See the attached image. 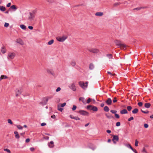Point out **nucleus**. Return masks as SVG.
Returning <instances> with one entry per match:
<instances>
[{
  "instance_id": "nucleus-20",
  "label": "nucleus",
  "mask_w": 153,
  "mask_h": 153,
  "mask_svg": "<svg viewBox=\"0 0 153 153\" xmlns=\"http://www.w3.org/2000/svg\"><path fill=\"white\" fill-rule=\"evenodd\" d=\"M47 71L48 73L49 74H51L53 75H54V73L52 71V70H49V69H47Z\"/></svg>"
},
{
  "instance_id": "nucleus-19",
  "label": "nucleus",
  "mask_w": 153,
  "mask_h": 153,
  "mask_svg": "<svg viewBox=\"0 0 153 153\" xmlns=\"http://www.w3.org/2000/svg\"><path fill=\"white\" fill-rule=\"evenodd\" d=\"M94 68V65L92 63H91L90 64L89 66V69L91 70H93Z\"/></svg>"
},
{
  "instance_id": "nucleus-53",
  "label": "nucleus",
  "mask_w": 153,
  "mask_h": 153,
  "mask_svg": "<svg viewBox=\"0 0 153 153\" xmlns=\"http://www.w3.org/2000/svg\"><path fill=\"white\" fill-rule=\"evenodd\" d=\"M91 101V99L90 98H89L88 99V100H87L86 103L88 104H89Z\"/></svg>"
},
{
  "instance_id": "nucleus-59",
  "label": "nucleus",
  "mask_w": 153,
  "mask_h": 153,
  "mask_svg": "<svg viewBox=\"0 0 153 153\" xmlns=\"http://www.w3.org/2000/svg\"><path fill=\"white\" fill-rule=\"evenodd\" d=\"M28 28L30 30H32L33 29V27L31 26H29L28 27Z\"/></svg>"
},
{
  "instance_id": "nucleus-24",
  "label": "nucleus",
  "mask_w": 153,
  "mask_h": 153,
  "mask_svg": "<svg viewBox=\"0 0 153 153\" xmlns=\"http://www.w3.org/2000/svg\"><path fill=\"white\" fill-rule=\"evenodd\" d=\"M6 10V8L4 7L0 6V10L2 11H4Z\"/></svg>"
},
{
  "instance_id": "nucleus-40",
  "label": "nucleus",
  "mask_w": 153,
  "mask_h": 153,
  "mask_svg": "<svg viewBox=\"0 0 153 153\" xmlns=\"http://www.w3.org/2000/svg\"><path fill=\"white\" fill-rule=\"evenodd\" d=\"M4 151H6L8 153H11L10 151L7 149H4Z\"/></svg>"
},
{
  "instance_id": "nucleus-31",
  "label": "nucleus",
  "mask_w": 153,
  "mask_h": 153,
  "mask_svg": "<svg viewBox=\"0 0 153 153\" xmlns=\"http://www.w3.org/2000/svg\"><path fill=\"white\" fill-rule=\"evenodd\" d=\"M16 126L18 128V129H19L22 130L23 128V127L20 125H16Z\"/></svg>"
},
{
  "instance_id": "nucleus-4",
  "label": "nucleus",
  "mask_w": 153,
  "mask_h": 153,
  "mask_svg": "<svg viewBox=\"0 0 153 153\" xmlns=\"http://www.w3.org/2000/svg\"><path fill=\"white\" fill-rule=\"evenodd\" d=\"M88 51L90 52L95 53H98L99 52V50L97 48H90L88 49Z\"/></svg>"
},
{
  "instance_id": "nucleus-64",
  "label": "nucleus",
  "mask_w": 153,
  "mask_h": 153,
  "mask_svg": "<svg viewBox=\"0 0 153 153\" xmlns=\"http://www.w3.org/2000/svg\"><path fill=\"white\" fill-rule=\"evenodd\" d=\"M51 117L53 119H54L56 117V116L54 115H53L51 116Z\"/></svg>"
},
{
  "instance_id": "nucleus-42",
  "label": "nucleus",
  "mask_w": 153,
  "mask_h": 153,
  "mask_svg": "<svg viewBox=\"0 0 153 153\" xmlns=\"http://www.w3.org/2000/svg\"><path fill=\"white\" fill-rule=\"evenodd\" d=\"M72 118L73 119H74L75 120H80L79 118L77 117H72Z\"/></svg>"
},
{
  "instance_id": "nucleus-33",
  "label": "nucleus",
  "mask_w": 153,
  "mask_h": 153,
  "mask_svg": "<svg viewBox=\"0 0 153 153\" xmlns=\"http://www.w3.org/2000/svg\"><path fill=\"white\" fill-rule=\"evenodd\" d=\"M71 64L72 66H74L76 65V63L75 61H72L71 62Z\"/></svg>"
},
{
  "instance_id": "nucleus-49",
  "label": "nucleus",
  "mask_w": 153,
  "mask_h": 153,
  "mask_svg": "<svg viewBox=\"0 0 153 153\" xmlns=\"http://www.w3.org/2000/svg\"><path fill=\"white\" fill-rule=\"evenodd\" d=\"M117 98L116 97H115L114 98L113 100V102L115 103L117 102Z\"/></svg>"
},
{
  "instance_id": "nucleus-38",
  "label": "nucleus",
  "mask_w": 153,
  "mask_h": 153,
  "mask_svg": "<svg viewBox=\"0 0 153 153\" xmlns=\"http://www.w3.org/2000/svg\"><path fill=\"white\" fill-rule=\"evenodd\" d=\"M106 116L107 117L108 119H110L111 118H113V117L112 116H109L107 114H105Z\"/></svg>"
},
{
  "instance_id": "nucleus-41",
  "label": "nucleus",
  "mask_w": 153,
  "mask_h": 153,
  "mask_svg": "<svg viewBox=\"0 0 153 153\" xmlns=\"http://www.w3.org/2000/svg\"><path fill=\"white\" fill-rule=\"evenodd\" d=\"M107 73L110 75H111V76H114L115 75V74L114 73L112 74L110 71H108Z\"/></svg>"
},
{
  "instance_id": "nucleus-7",
  "label": "nucleus",
  "mask_w": 153,
  "mask_h": 153,
  "mask_svg": "<svg viewBox=\"0 0 153 153\" xmlns=\"http://www.w3.org/2000/svg\"><path fill=\"white\" fill-rule=\"evenodd\" d=\"M15 54L14 53H9L8 54L7 58L8 59H12L14 58Z\"/></svg>"
},
{
  "instance_id": "nucleus-63",
  "label": "nucleus",
  "mask_w": 153,
  "mask_h": 153,
  "mask_svg": "<svg viewBox=\"0 0 153 153\" xmlns=\"http://www.w3.org/2000/svg\"><path fill=\"white\" fill-rule=\"evenodd\" d=\"M30 149L31 151H33L34 150V148L31 147L30 148Z\"/></svg>"
},
{
  "instance_id": "nucleus-25",
  "label": "nucleus",
  "mask_w": 153,
  "mask_h": 153,
  "mask_svg": "<svg viewBox=\"0 0 153 153\" xmlns=\"http://www.w3.org/2000/svg\"><path fill=\"white\" fill-rule=\"evenodd\" d=\"M20 27L22 29L25 30L26 29V27L24 25H20Z\"/></svg>"
},
{
  "instance_id": "nucleus-30",
  "label": "nucleus",
  "mask_w": 153,
  "mask_h": 153,
  "mask_svg": "<svg viewBox=\"0 0 153 153\" xmlns=\"http://www.w3.org/2000/svg\"><path fill=\"white\" fill-rule=\"evenodd\" d=\"M106 56L109 59L112 58V55L111 54H107Z\"/></svg>"
},
{
  "instance_id": "nucleus-23",
  "label": "nucleus",
  "mask_w": 153,
  "mask_h": 153,
  "mask_svg": "<svg viewBox=\"0 0 153 153\" xmlns=\"http://www.w3.org/2000/svg\"><path fill=\"white\" fill-rule=\"evenodd\" d=\"M138 111V109L137 108H135L132 111V113L134 114H135L137 113Z\"/></svg>"
},
{
  "instance_id": "nucleus-1",
  "label": "nucleus",
  "mask_w": 153,
  "mask_h": 153,
  "mask_svg": "<svg viewBox=\"0 0 153 153\" xmlns=\"http://www.w3.org/2000/svg\"><path fill=\"white\" fill-rule=\"evenodd\" d=\"M115 42L117 46L120 47L122 49L124 50L126 49V45L122 43L120 41L116 40L115 41Z\"/></svg>"
},
{
  "instance_id": "nucleus-37",
  "label": "nucleus",
  "mask_w": 153,
  "mask_h": 153,
  "mask_svg": "<svg viewBox=\"0 0 153 153\" xmlns=\"http://www.w3.org/2000/svg\"><path fill=\"white\" fill-rule=\"evenodd\" d=\"M110 112L114 114H115L117 112V111L115 110H111L110 111Z\"/></svg>"
},
{
  "instance_id": "nucleus-9",
  "label": "nucleus",
  "mask_w": 153,
  "mask_h": 153,
  "mask_svg": "<svg viewBox=\"0 0 153 153\" xmlns=\"http://www.w3.org/2000/svg\"><path fill=\"white\" fill-rule=\"evenodd\" d=\"M79 84L80 86L83 89H85L87 87V85H85L84 82H82L80 81L79 82Z\"/></svg>"
},
{
  "instance_id": "nucleus-57",
  "label": "nucleus",
  "mask_w": 153,
  "mask_h": 153,
  "mask_svg": "<svg viewBox=\"0 0 153 153\" xmlns=\"http://www.w3.org/2000/svg\"><path fill=\"white\" fill-rule=\"evenodd\" d=\"M60 90H61L60 88L59 87L56 90V92H58V91H59Z\"/></svg>"
},
{
  "instance_id": "nucleus-21",
  "label": "nucleus",
  "mask_w": 153,
  "mask_h": 153,
  "mask_svg": "<svg viewBox=\"0 0 153 153\" xmlns=\"http://www.w3.org/2000/svg\"><path fill=\"white\" fill-rule=\"evenodd\" d=\"M7 78V77L6 75H1L0 77V82L3 79H6Z\"/></svg>"
},
{
  "instance_id": "nucleus-22",
  "label": "nucleus",
  "mask_w": 153,
  "mask_h": 153,
  "mask_svg": "<svg viewBox=\"0 0 153 153\" xmlns=\"http://www.w3.org/2000/svg\"><path fill=\"white\" fill-rule=\"evenodd\" d=\"M151 106V104L149 103H146L144 105L145 107L146 108H149Z\"/></svg>"
},
{
  "instance_id": "nucleus-28",
  "label": "nucleus",
  "mask_w": 153,
  "mask_h": 153,
  "mask_svg": "<svg viewBox=\"0 0 153 153\" xmlns=\"http://www.w3.org/2000/svg\"><path fill=\"white\" fill-rule=\"evenodd\" d=\"M54 42V40L53 39H52L49 41L48 42V44L49 45H51L53 44Z\"/></svg>"
},
{
  "instance_id": "nucleus-56",
  "label": "nucleus",
  "mask_w": 153,
  "mask_h": 153,
  "mask_svg": "<svg viewBox=\"0 0 153 153\" xmlns=\"http://www.w3.org/2000/svg\"><path fill=\"white\" fill-rule=\"evenodd\" d=\"M134 119V117H131L130 118H128V120L129 121H131V120Z\"/></svg>"
},
{
  "instance_id": "nucleus-14",
  "label": "nucleus",
  "mask_w": 153,
  "mask_h": 153,
  "mask_svg": "<svg viewBox=\"0 0 153 153\" xmlns=\"http://www.w3.org/2000/svg\"><path fill=\"white\" fill-rule=\"evenodd\" d=\"M119 138L118 136L114 135L113 136L112 141L116 140V141H118L119 140Z\"/></svg>"
},
{
  "instance_id": "nucleus-2",
  "label": "nucleus",
  "mask_w": 153,
  "mask_h": 153,
  "mask_svg": "<svg viewBox=\"0 0 153 153\" xmlns=\"http://www.w3.org/2000/svg\"><path fill=\"white\" fill-rule=\"evenodd\" d=\"M87 109L92 110L94 111H98V108L96 106H92L91 105H88L87 106Z\"/></svg>"
},
{
  "instance_id": "nucleus-44",
  "label": "nucleus",
  "mask_w": 153,
  "mask_h": 153,
  "mask_svg": "<svg viewBox=\"0 0 153 153\" xmlns=\"http://www.w3.org/2000/svg\"><path fill=\"white\" fill-rule=\"evenodd\" d=\"M138 141L137 140H136L135 141V146H138Z\"/></svg>"
},
{
  "instance_id": "nucleus-58",
  "label": "nucleus",
  "mask_w": 153,
  "mask_h": 153,
  "mask_svg": "<svg viewBox=\"0 0 153 153\" xmlns=\"http://www.w3.org/2000/svg\"><path fill=\"white\" fill-rule=\"evenodd\" d=\"M30 141V139H29V138H27V139L26 140H25V142L26 143H28Z\"/></svg>"
},
{
  "instance_id": "nucleus-5",
  "label": "nucleus",
  "mask_w": 153,
  "mask_h": 153,
  "mask_svg": "<svg viewBox=\"0 0 153 153\" xmlns=\"http://www.w3.org/2000/svg\"><path fill=\"white\" fill-rule=\"evenodd\" d=\"M77 112L83 115L88 116L89 114L88 112H87L86 111L82 110H79Z\"/></svg>"
},
{
  "instance_id": "nucleus-6",
  "label": "nucleus",
  "mask_w": 153,
  "mask_h": 153,
  "mask_svg": "<svg viewBox=\"0 0 153 153\" xmlns=\"http://www.w3.org/2000/svg\"><path fill=\"white\" fill-rule=\"evenodd\" d=\"M50 97H45L44 98L42 101L40 103V104L42 105H45L46 104L49 100V99H50Z\"/></svg>"
},
{
  "instance_id": "nucleus-26",
  "label": "nucleus",
  "mask_w": 153,
  "mask_h": 153,
  "mask_svg": "<svg viewBox=\"0 0 153 153\" xmlns=\"http://www.w3.org/2000/svg\"><path fill=\"white\" fill-rule=\"evenodd\" d=\"M125 146L128 148L130 149H132V147L129 144H125Z\"/></svg>"
},
{
  "instance_id": "nucleus-34",
  "label": "nucleus",
  "mask_w": 153,
  "mask_h": 153,
  "mask_svg": "<svg viewBox=\"0 0 153 153\" xmlns=\"http://www.w3.org/2000/svg\"><path fill=\"white\" fill-rule=\"evenodd\" d=\"M121 4V3H120V2H116V3H114V4H113V5L114 6H118V5H120V4Z\"/></svg>"
},
{
  "instance_id": "nucleus-43",
  "label": "nucleus",
  "mask_w": 153,
  "mask_h": 153,
  "mask_svg": "<svg viewBox=\"0 0 153 153\" xmlns=\"http://www.w3.org/2000/svg\"><path fill=\"white\" fill-rule=\"evenodd\" d=\"M7 122L8 123L12 125L13 124L12 120L10 119H8L7 120Z\"/></svg>"
},
{
  "instance_id": "nucleus-13",
  "label": "nucleus",
  "mask_w": 153,
  "mask_h": 153,
  "mask_svg": "<svg viewBox=\"0 0 153 153\" xmlns=\"http://www.w3.org/2000/svg\"><path fill=\"white\" fill-rule=\"evenodd\" d=\"M22 92V91L21 90H20L18 89H16V97H18V96L21 94Z\"/></svg>"
},
{
  "instance_id": "nucleus-52",
  "label": "nucleus",
  "mask_w": 153,
  "mask_h": 153,
  "mask_svg": "<svg viewBox=\"0 0 153 153\" xmlns=\"http://www.w3.org/2000/svg\"><path fill=\"white\" fill-rule=\"evenodd\" d=\"M138 105L140 107L142 106L143 105V103L142 102H140L138 103Z\"/></svg>"
},
{
  "instance_id": "nucleus-36",
  "label": "nucleus",
  "mask_w": 153,
  "mask_h": 153,
  "mask_svg": "<svg viewBox=\"0 0 153 153\" xmlns=\"http://www.w3.org/2000/svg\"><path fill=\"white\" fill-rule=\"evenodd\" d=\"M146 8V7H137V8L134 9V10H140L142 8Z\"/></svg>"
},
{
  "instance_id": "nucleus-11",
  "label": "nucleus",
  "mask_w": 153,
  "mask_h": 153,
  "mask_svg": "<svg viewBox=\"0 0 153 153\" xmlns=\"http://www.w3.org/2000/svg\"><path fill=\"white\" fill-rule=\"evenodd\" d=\"M70 88L72 89L73 91H75L76 89L75 88V86L74 83L71 84L70 86H69Z\"/></svg>"
},
{
  "instance_id": "nucleus-10",
  "label": "nucleus",
  "mask_w": 153,
  "mask_h": 153,
  "mask_svg": "<svg viewBox=\"0 0 153 153\" xmlns=\"http://www.w3.org/2000/svg\"><path fill=\"white\" fill-rule=\"evenodd\" d=\"M112 100L110 98H108L107 100L105 101V103L108 105H111L112 104Z\"/></svg>"
},
{
  "instance_id": "nucleus-62",
  "label": "nucleus",
  "mask_w": 153,
  "mask_h": 153,
  "mask_svg": "<svg viewBox=\"0 0 153 153\" xmlns=\"http://www.w3.org/2000/svg\"><path fill=\"white\" fill-rule=\"evenodd\" d=\"M10 5H11V3H9L7 4V7H9L10 6Z\"/></svg>"
},
{
  "instance_id": "nucleus-27",
  "label": "nucleus",
  "mask_w": 153,
  "mask_h": 153,
  "mask_svg": "<svg viewBox=\"0 0 153 153\" xmlns=\"http://www.w3.org/2000/svg\"><path fill=\"white\" fill-rule=\"evenodd\" d=\"M104 110L106 112H108L109 111V108L107 106H105L104 108Z\"/></svg>"
},
{
  "instance_id": "nucleus-45",
  "label": "nucleus",
  "mask_w": 153,
  "mask_h": 153,
  "mask_svg": "<svg viewBox=\"0 0 153 153\" xmlns=\"http://www.w3.org/2000/svg\"><path fill=\"white\" fill-rule=\"evenodd\" d=\"M76 106L75 105H74L73 106V108H72V110L73 111H74L76 109Z\"/></svg>"
},
{
  "instance_id": "nucleus-46",
  "label": "nucleus",
  "mask_w": 153,
  "mask_h": 153,
  "mask_svg": "<svg viewBox=\"0 0 153 153\" xmlns=\"http://www.w3.org/2000/svg\"><path fill=\"white\" fill-rule=\"evenodd\" d=\"M9 24L7 23H5L4 24V26L6 27H7L9 26Z\"/></svg>"
},
{
  "instance_id": "nucleus-32",
  "label": "nucleus",
  "mask_w": 153,
  "mask_h": 153,
  "mask_svg": "<svg viewBox=\"0 0 153 153\" xmlns=\"http://www.w3.org/2000/svg\"><path fill=\"white\" fill-rule=\"evenodd\" d=\"M10 8L12 9H14L16 10L17 8L16 7V6L15 5H13L10 7Z\"/></svg>"
},
{
  "instance_id": "nucleus-39",
  "label": "nucleus",
  "mask_w": 153,
  "mask_h": 153,
  "mask_svg": "<svg viewBox=\"0 0 153 153\" xmlns=\"http://www.w3.org/2000/svg\"><path fill=\"white\" fill-rule=\"evenodd\" d=\"M127 108L128 111H130L132 108L131 106H128L127 107Z\"/></svg>"
},
{
  "instance_id": "nucleus-8",
  "label": "nucleus",
  "mask_w": 153,
  "mask_h": 153,
  "mask_svg": "<svg viewBox=\"0 0 153 153\" xmlns=\"http://www.w3.org/2000/svg\"><path fill=\"white\" fill-rule=\"evenodd\" d=\"M29 13L30 16L28 17V19L30 21L33 20L35 17L34 13H31V12H30Z\"/></svg>"
},
{
  "instance_id": "nucleus-48",
  "label": "nucleus",
  "mask_w": 153,
  "mask_h": 153,
  "mask_svg": "<svg viewBox=\"0 0 153 153\" xmlns=\"http://www.w3.org/2000/svg\"><path fill=\"white\" fill-rule=\"evenodd\" d=\"M120 122H118L116 123V126H120Z\"/></svg>"
},
{
  "instance_id": "nucleus-50",
  "label": "nucleus",
  "mask_w": 153,
  "mask_h": 153,
  "mask_svg": "<svg viewBox=\"0 0 153 153\" xmlns=\"http://www.w3.org/2000/svg\"><path fill=\"white\" fill-rule=\"evenodd\" d=\"M141 111L142 112L145 114H148L149 112V111H145L142 110H141Z\"/></svg>"
},
{
  "instance_id": "nucleus-61",
  "label": "nucleus",
  "mask_w": 153,
  "mask_h": 153,
  "mask_svg": "<svg viewBox=\"0 0 153 153\" xmlns=\"http://www.w3.org/2000/svg\"><path fill=\"white\" fill-rule=\"evenodd\" d=\"M131 149L135 153L137 152L136 150L133 149V148L132 149Z\"/></svg>"
},
{
  "instance_id": "nucleus-12",
  "label": "nucleus",
  "mask_w": 153,
  "mask_h": 153,
  "mask_svg": "<svg viewBox=\"0 0 153 153\" xmlns=\"http://www.w3.org/2000/svg\"><path fill=\"white\" fill-rule=\"evenodd\" d=\"M16 42L20 44L21 45H23L24 44V42L22 40L20 39H16Z\"/></svg>"
},
{
  "instance_id": "nucleus-15",
  "label": "nucleus",
  "mask_w": 153,
  "mask_h": 153,
  "mask_svg": "<svg viewBox=\"0 0 153 153\" xmlns=\"http://www.w3.org/2000/svg\"><path fill=\"white\" fill-rule=\"evenodd\" d=\"M48 146L50 148H53L54 147L53 142V141H51L50 143H48Z\"/></svg>"
},
{
  "instance_id": "nucleus-54",
  "label": "nucleus",
  "mask_w": 153,
  "mask_h": 153,
  "mask_svg": "<svg viewBox=\"0 0 153 153\" xmlns=\"http://www.w3.org/2000/svg\"><path fill=\"white\" fill-rule=\"evenodd\" d=\"M66 104V103L65 102H64V103L62 104L60 106L61 107H64Z\"/></svg>"
},
{
  "instance_id": "nucleus-3",
  "label": "nucleus",
  "mask_w": 153,
  "mask_h": 153,
  "mask_svg": "<svg viewBox=\"0 0 153 153\" xmlns=\"http://www.w3.org/2000/svg\"><path fill=\"white\" fill-rule=\"evenodd\" d=\"M67 37L66 36H63L62 37L59 36L56 38V39L59 42H63L67 38Z\"/></svg>"
},
{
  "instance_id": "nucleus-51",
  "label": "nucleus",
  "mask_w": 153,
  "mask_h": 153,
  "mask_svg": "<svg viewBox=\"0 0 153 153\" xmlns=\"http://www.w3.org/2000/svg\"><path fill=\"white\" fill-rule=\"evenodd\" d=\"M144 126L145 128H148L149 125L148 124L145 123L144 125Z\"/></svg>"
},
{
  "instance_id": "nucleus-16",
  "label": "nucleus",
  "mask_w": 153,
  "mask_h": 153,
  "mask_svg": "<svg viewBox=\"0 0 153 153\" xmlns=\"http://www.w3.org/2000/svg\"><path fill=\"white\" fill-rule=\"evenodd\" d=\"M95 15L97 16H101L103 15V13L101 12H98L95 13Z\"/></svg>"
},
{
  "instance_id": "nucleus-29",
  "label": "nucleus",
  "mask_w": 153,
  "mask_h": 153,
  "mask_svg": "<svg viewBox=\"0 0 153 153\" xmlns=\"http://www.w3.org/2000/svg\"><path fill=\"white\" fill-rule=\"evenodd\" d=\"M63 108H62L60 106L58 105V110H59V111L62 112V111L63 110Z\"/></svg>"
},
{
  "instance_id": "nucleus-17",
  "label": "nucleus",
  "mask_w": 153,
  "mask_h": 153,
  "mask_svg": "<svg viewBox=\"0 0 153 153\" xmlns=\"http://www.w3.org/2000/svg\"><path fill=\"white\" fill-rule=\"evenodd\" d=\"M79 100L81 101L84 104H85L86 103V100L85 99V98L83 97H80L79 99Z\"/></svg>"
},
{
  "instance_id": "nucleus-55",
  "label": "nucleus",
  "mask_w": 153,
  "mask_h": 153,
  "mask_svg": "<svg viewBox=\"0 0 153 153\" xmlns=\"http://www.w3.org/2000/svg\"><path fill=\"white\" fill-rule=\"evenodd\" d=\"M15 137L18 139H19L20 138V136L19 135V134H17L16 135H15Z\"/></svg>"
},
{
  "instance_id": "nucleus-18",
  "label": "nucleus",
  "mask_w": 153,
  "mask_h": 153,
  "mask_svg": "<svg viewBox=\"0 0 153 153\" xmlns=\"http://www.w3.org/2000/svg\"><path fill=\"white\" fill-rule=\"evenodd\" d=\"M120 113L122 114H126L128 113V111L126 109H124L120 111Z\"/></svg>"
},
{
  "instance_id": "nucleus-47",
  "label": "nucleus",
  "mask_w": 153,
  "mask_h": 153,
  "mask_svg": "<svg viewBox=\"0 0 153 153\" xmlns=\"http://www.w3.org/2000/svg\"><path fill=\"white\" fill-rule=\"evenodd\" d=\"M115 116L116 117V118L117 119H119L120 118L119 115L116 113L115 114Z\"/></svg>"
},
{
  "instance_id": "nucleus-60",
  "label": "nucleus",
  "mask_w": 153,
  "mask_h": 153,
  "mask_svg": "<svg viewBox=\"0 0 153 153\" xmlns=\"http://www.w3.org/2000/svg\"><path fill=\"white\" fill-rule=\"evenodd\" d=\"M46 125V124L45 123H43L41 124V125L42 126H45Z\"/></svg>"
},
{
  "instance_id": "nucleus-35",
  "label": "nucleus",
  "mask_w": 153,
  "mask_h": 153,
  "mask_svg": "<svg viewBox=\"0 0 153 153\" xmlns=\"http://www.w3.org/2000/svg\"><path fill=\"white\" fill-rule=\"evenodd\" d=\"M6 50L4 47H2L1 50V52L2 53H4L6 52Z\"/></svg>"
}]
</instances>
